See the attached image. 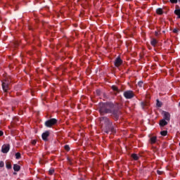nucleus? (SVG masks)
Masks as SVG:
<instances>
[{
	"mask_svg": "<svg viewBox=\"0 0 180 180\" xmlns=\"http://www.w3.org/2000/svg\"><path fill=\"white\" fill-rule=\"evenodd\" d=\"M156 106H158V108H161V106H162V103L158 99L156 101Z\"/></svg>",
	"mask_w": 180,
	"mask_h": 180,
	"instance_id": "16",
	"label": "nucleus"
},
{
	"mask_svg": "<svg viewBox=\"0 0 180 180\" xmlns=\"http://www.w3.org/2000/svg\"><path fill=\"white\" fill-rule=\"evenodd\" d=\"M49 175H53V174H54V169H50L49 171Z\"/></svg>",
	"mask_w": 180,
	"mask_h": 180,
	"instance_id": "21",
	"label": "nucleus"
},
{
	"mask_svg": "<svg viewBox=\"0 0 180 180\" xmlns=\"http://www.w3.org/2000/svg\"><path fill=\"white\" fill-rule=\"evenodd\" d=\"M173 33H178V30L176 29L173 30Z\"/></svg>",
	"mask_w": 180,
	"mask_h": 180,
	"instance_id": "29",
	"label": "nucleus"
},
{
	"mask_svg": "<svg viewBox=\"0 0 180 180\" xmlns=\"http://www.w3.org/2000/svg\"><path fill=\"white\" fill-rule=\"evenodd\" d=\"M6 167L7 169H12V165L11 164V162H7L6 163Z\"/></svg>",
	"mask_w": 180,
	"mask_h": 180,
	"instance_id": "14",
	"label": "nucleus"
},
{
	"mask_svg": "<svg viewBox=\"0 0 180 180\" xmlns=\"http://www.w3.org/2000/svg\"><path fill=\"white\" fill-rule=\"evenodd\" d=\"M143 82H139L138 83V86H139V88H142L143 87Z\"/></svg>",
	"mask_w": 180,
	"mask_h": 180,
	"instance_id": "23",
	"label": "nucleus"
},
{
	"mask_svg": "<svg viewBox=\"0 0 180 180\" xmlns=\"http://www.w3.org/2000/svg\"><path fill=\"white\" fill-rule=\"evenodd\" d=\"M155 36H158V34H159L158 32H155Z\"/></svg>",
	"mask_w": 180,
	"mask_h": 180,
	"instance_id": "32",
	"label": "nucleus"
},
{
	"mask_svg": "<svg viewBox=\"0 0 180 180\" xmlns=\"http://www.w3.org/2000/svg\"><path fill=\"white\" fill-rule=\"evenodd\" d=\"M10 148L11 146H9V144L4 145L1 148V152L4 153V154H6V153H8Z\"/></svg>",
	"mask_w": 180,
	"mask_h": 180,
	"instance_id": "5",
	"label": "nucleus"
},
{
	"mask_svg": "<svg viewBox=\"0 0 180 180\" xmlns=\"http://www.w3.org/2000/svg\"><path fill=\"white\" fill-rule=\"evenodd\" d=\"M15 158L16 160H19V158H20V153H15Z\"/></svg>",
	"mask_w": 180,
	"mask_h": 180,
	"instance_id": "20",
	"label": "nucleus"
},
{
	"mask_svg": "<svg viewBox=\"0 0 180 180\" xmlns=\"http://www.w3.org/2000/svg\"><path fill=\"white\" fill-rule=\"evenodd\" d=\"M163 116H164L163 120H167V122H169L171 119V115L169 114V112H165Z\"/></svg>",
	"mask_w": 180,
	"mask_h": 180,
	"instance_id": "8",
	"label": "nucleus"
},
{
	"mask_svg": "<svg viewBox=\"0 0 180 180\" xmlns=\"http://www.w3.org/2000/svg\"><path fill=\"white\" fill-rule=\"evenodd\" d=\"M156 13H157V15H162V13H164V12L162 11V8H158L156 10Z\"/></svg>",
	"mask_w": 180,
	"mask_h": 180,
	"instance_id": "15",
	"label": "nucleus"
},
{
	"mask_svg": "<svg viewBox=\"0 0 180 180\" xmlns=\"http://www.w3.org/2000/svg\"><path fill=\"white\" fill-rule=\"evenodd\" d=\"M160 134H161V136H167V134H168V131H162L160 132Z\"/></svg>",
	"mask_w": 180,
	"mask_h": 180,
	"instance_id": "19",
	"label": "nucleus"
},
{
	"mask_svg": "<svg viewBox=\"0 0 180 180\" xmlns=\"http://www.w3.org/2000/svg\"><path fill=\"white\" fill-rule=\"evenodd\" d=\"M142 105H144V103H142Z\"/></svg>",
	"mask_w": 180,
	"mask_h": 180,
	"instance_id": "33",
	"label": "nucleus"
},
{
	"mask_svg": "<svg viewBox=\"0 0 180 180\" xmlns=\"http://www.w3.org/2000/svg\"><path fill=\"white\" fill-rule=\"evenodd\" d=\"M2 89L4 92H8V90L9 89V86H8V82H6V80L2 82Z\"/></svg>",
	"mask_w": 180,
	"mask_h": 180,
	"instance_id": "7",
	"label": "nucleus"
},
{
	"mask_svg": "<svg viewBox=\"0 0 180 180\" xmlns=\"http://www.w3.org/2000/svg\"><path fill=\"white\" fill-rule=\"evenodd\" d=\"M174 13L178 16V18L180 19V9H176L174 11Z\"/></svg>",
	"mask_w": 180,
	"mask_h": 180,
	"instance_id": "17",
	"label": "nucleus"
},
{
	"mask_svg": "<svg viewBox=\"0 0 180 180\" xmlns=\"http://www.w3.org/2000/svg\"><path fill=\"white\" fill-rule=\"evenodd\" d=\"M2 136H4V131H0V137Z\"/></svg>",
	"mask_w": 180,
	"mask_h": 180,
	"instance_id": "30",
	"label": "nucleus"
},
{
	"mask_svg": "<svg viewBox=\"0 0 180 180\" xmlns=\"http://www.w3.org/2000/svg\"><path fill=\"white\" fill-rule=\"evenodd\" d=\"M166 120H162L160 121V126H161L162 127H164V126H167V124H168V122L167 121H165Z\"/></svg>",
	"mask_w": 180,
	"mask_h": 180,
	"instance_id": "10",
	"label": "nucleus"
},
{
	"mask_svg": "<svg viewBox=\"0 0 180 180\" xmlns=\"http://www.w3.org/2000/svg\"><path fill=\"white\" fill-rule=\"evenodd\" d=\"M56 123H57V120H56V118H52L51 120H47L45 122V126L46 127H51L54 126V124H56Z\"/></svg>",
	"mask_w": 180,
	"mask_h": 180,
	"instance_id": "2",
	"label": "nucleus"
},
{
	"mask_svg": "<svg viewBox=\"0 0 180 180\" xmlns=\"http://www.w3.org/2000/svg\"><path fill=\"white\" fill-rule=\"evenodd\" d=\"M157 141V136H152L150 138V143L151 144H155V143Z\"/></svg>",
	"mask_w": 180,
	"mask_h": 180,
	"instance_id": "13",
	"label": "nucleus"
},
{
	"mask_svg": "<svg viewBox=\"0 0 180 180\" xmlns=\"http://www.w3.org/2000/svg\"><path fill=\"white\" fill-rule=\"evenodd\" d=\"M32 144H33V146H34V144H36V141H32Z\"/></svg>",
	"mask_w": 180,
	"mask_h": 180,
	"instance_id": "31",
	"label": "nucleus"
},
{
	"mask_svg": "<svg viewBox=\"0 0 180 180\" xmlns=\"http://www.w3.org/2000/svg\"><path fill=\"white\" fill-rule=\"evenodd\" d=\"M157 174H158V175H161L162 174V172L158 170Z\"/></svg>",
	"mask_w": 180,
	"mask_h": 180,
	"instance_id": "28",
	"label": "nucleus"
},
{
	"mask_svg": "<svg viewBox=\"0 0 180 180\" xmlns=\"http://www.w3.org/2000/svg\"><path fill=\"white\" fill-rule=\"evenodd\" d=\"M131 158L135 160V161H137V160H139V156L137 155V154H132L131 155Z\"/></svg>",
	"mask_w": 180,
	"mask_h": 180,
	"instance_id": "18",
	"label": "nucleus"
},
{
	"mask_svg": "<svg viewBox=\"0 0 180 180\" xmlns=\"http://www.w3.org/2000/svg\"><path fill=\"white\" fill-rule=\"evenodd\" d=\"M100 122L101 124H105V126H108L109 124V119L106 117H102L100 118Z\"/></svg>",
	"mask_w": 180,
	"mask_h": 180,
	"instance_id": "4",
	"label": "nucleus"
},
{
	"mask_svg": "<svg viewBox=\"0 0 180 180\" xmlns=\"http://www.w3.org/2000/svg\"><path fill=\"white\" fill-rule=\"evenodd\" d=\"M99 108L101 115H104L105 113H112V110H113V104L109 103H100Z\"/></svg>",
	"mask_w": 180,
	"mask_h": 180,
	"instance_id": "1",
	"label": "nucleus"
},
{
	"mask_svg": "<svg viewBox=\"0 0 180 180\" xmlns=\"http://www.w3.org/2000/svg\"><path fill=\"white\" fill-rule=\"evenodd\" d=\"M169 2H171V4H178V0H169Z\"/></svg>",
	"mask_w": 180,
	"mask_h": 180,
	"instance_id": "24",
	"label": "nucleus"
},
{
	"mask_svg": "<svg viewBox=\"0 0 180 180\" xmlns=\"http://www.w3.org/2000/svg\"><path fill=\"white\" fill-rule=\"evenodd\" d=\"M13 169H14V171H15L16 172H19V171H20V166L18 165L15 164V165H13Z\"/></svg>",
	"mask_w": 180,
	"mask_h": 180,
	"instance_id": "11",
	"label": "nucleus"
},
{
	"mask_svg": "<svg viewBox=\"0 0 180 180\" xmlns=\"http://www.w3.org/2000/svg\"><path fill=\"white\" fill-rule=\"evenodd\" d=\"M112 89L113 91H117V86H112Z\"/></svg>",
	"mask_w": 180,
	"mask_h": 180,
	"instance_id": "26",
	"label": "nucleus"
},
{
	"mask_svg": "<svg viewBox=\"0 0 180 180\" xmlns=\"http://www.w3.org/2000/svg\"><path fill=\"white\" fill-rule=\"evenodd\" d=\"M65 150H66L67 151H70V146L68 145L65 146Z\"/></svg>",
	"mask_w": 180,
	"mask_h": 180,
	"instance_id": "25",
	"label": "nucleus"
},
{
	"mask_svg": "<svg viewBox=\"0 0 180 180\" xmlns=\"http://www.w3.org/2000/svg\"><path fill=\"white\" fill-rule=\"evenodd\" d=\"M157 43L158 41L155 39H152L150 41L151 46H153V47H155V46H157Z\"/></svg>",
	"mask_w": 180,
	"mask_h": 180,
	"instance_id": "12",
	"label": "nucleus"
},
{
	"mask_svg": "<svg viewBox=\"0 0 180 180\" xmlns=\"http://www.w3.org/2000/svg\"><path fill=\"white\" fill-rule=\"evenodd\" d=\"M124 96L126 99H131V98H134V92L133 91H127L124 92Z\"/></svg>",
	"mask_w": 180,
	"mask_h": 180,
	"instance_id": "3",
	"label": "nucleus"
},
{
	"mask_svg": "<svg viewBox=\"0 0 180 180\" xmlns=\"http://www.w3.org/2000/svg\"><path fill=\"white\" fill-rule=\"evenodd\" d=\"M50 136V132L49 131H46L42 134V139L44 141H47V138Z\"/></svg>",
	"mask_w": 180,
	"mask_h": 180,
	"instance_id": "9",
	"label": "nucleus"
},
{
	"mask_svg": "<svg viewBox=\"0 0 180 180\" xmlns=\"http://www.w3.org/2000/svg\"><path fill=\"white\" fill-rule=\"evenodd\" d=\"M4 167H5V163L4 162V161H1L0 162V168H4Z\"/></svg>",
	"mask_w": 180,
	"mask_h": 180,
	"instance_id": "22",
	"label": "nucleus"
},
{
	"mask_svg": "<svg viewBox=\"0 0 180 180\" xmlns=\"http://www.w3.org/2000/svg\"><path fill=\"white\" fill-rule=\"evenodd\" d=\"M122 64H123V60H122V59L120 58V57L118 56V57L115 59V67H120V65H122Z\"/></svg>",
	"mask_w": 180,
	"mask_h": 180,
	"instance_id": "6",
	"label": "nucleus"
},
{
	"mask_svg": "<svg viewBox=\"0 0 180 180\" xmlns=\"http://www.w3.org/2000/svg\"><path fill=\"white\" fill-rule=\"evenodd\" d=\"M179 106H180V102H179Z\"/></svg>",
	"mask_w": 180,
	"mask_h": 180,
	"instance_id": "34",
	"label": "nucleus"
},
{
	"mask_svg": "<svg viewBox=\"0 0 180 180\" xmlns=\"http://www.w3.org/2000/svg\"><path fill=\"white\" fill-rule=\"evenodd\" d=\"M96 93L97 94V95H101V90H96Z\"/></svg>",
	"mask_w": 180,
	"mask_h": 180,
	"instance_id": "27",
	"label": "nucleus"
}]
</instances>
